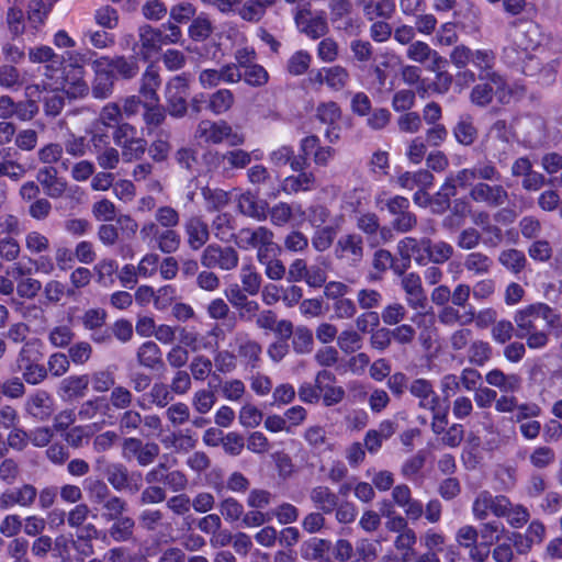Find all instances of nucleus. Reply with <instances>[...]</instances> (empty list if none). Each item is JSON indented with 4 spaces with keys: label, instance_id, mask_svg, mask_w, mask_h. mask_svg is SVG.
I'll use <instances>...</instances> for the list:
<instances>
[{
    "label": "nucleus",
    "instance_id": "f257e3e1",
    "mask_svg": "<svg viewBox=\"0 0 562 562\" xmlns=\"http://www.w3.org/2000/svg\"><path fill=\"white\" fill-rule=\"evenodd\" d=\"M510 44L504 48V60L510 66H518L520 61L532 55L530 52L539 50L546 40L539 24L530 20H516L512 23Z\"/></svg>",
    "mask_w": 562,
    "mask_h": 562
},
{
    "label": "nucleus",
    "instance_id": "f03ea898",
    "mask_svg": "<svg viewBox=\"0 0 562 562\" xmlns=\"http://www.w3.org/2000/svg\"><path fill=\"white\" fill-rule=\"evenodd\" d=\"M560 65L559 56H551L547 48H541L533 55H527L517 67L532 83L546 88L555 82Z\"/></svg>",
    "mask_w": 562,
    "mask_h": 562
},
{
    "label": "nucleus",
    "instance_id": "7ed1b4c3",
    "mask_svg": "<svg viewBox=\"0 0 562 562\" xmlns=\"http://www.w3.org/2000/svg\"><path fill=\"white\" fill-rule=\"evenodd\" d=\"M235 245L243 250L256 249V258L266 252L280 250L274 233L266 226L243 227L236 233Z\"/></svg>",
    "mask_w": 562,
    "mask_h": 562
},
{
    "label": "nucleus",
    "instance_id": "20e7f679",
    "mask_svg": "<svg viewBox=\"0 0 562 562\" xmlns=\"http://www.w3.org/2000/svg\"><path fill=\"white\" fill-rule=\"evenodd\" d=\"M137 134V128L127 122L115 126L112 132V139L126 162L140 159L146 151L147 142Z\"/></svg>",
    "mask_w": 562,
    "mask_h": 562
},
{
    "label": "nucleus",
    "instance_id": "39448f33",
    "mask_svg": "<svg viewBox=\"0 0 562 562\" xmlns=\"http://www.w3.org/2000/svg\"><path fill=\"white\" fill-rule=\"evenodd\" d=\"M189 82L190 74L183 72L166 83V110L172 117L181 119L188 112Z\"/></svg>",
    "mask_w": 562,
    "mask_h": 562
},
{
    "label": "nucleus",
    "instance_id": "423d86ee",
    "mask_svg": "<svg viewBox=\"0 0 562 562\" xmlns=\"http://www.w3.org/2000/svg\"><path fill=\"white\" fill-rule=\"evenodd\" d=\"M543 319L549 326H554L559 322V315L546 303L530 304L518 310L514 315V322L517 326V335L528 334L537 329V319Z\"/></svg>",
    "mask_w": 562,
    "mask_h": 562
},
{
    "label": "nucleus",
    "instance_id": "0eeeda50",
    "mask_svg": "<svg viewBox=\"0 0 562 562\" xmlns=\"http://www.w3.org/2000/svg\"><path fill=\"white\" fill-rule=\"evenodd\" d=\"M108 483L116 492L137 494L143 487V474L139 471H130L120 462L110 463L104 471Z\"/></svg>",
    "mask_w": 562,
    "mask_h": 562
},
{
    "label": "nucleus",
    "instance_id": "6e6552de",
    "mask_svg": "<svg viewBox=\"0 0 562 562\" xmlns=\"http://www.w3.org/2000/svg\"><path fill=\"white\" fill-rule=\"evenodd\" d=\"M200 260L206 269L232 271L238 267L239 254L233 246L210 244L203 249Z\"/></svg>",
    "mask_w": 562,
    "mask_h": 562
},
{
    "label": "nucleus",
    "instance_id": "1a4fd4ad",
    "mask_svg": "<svg viewBox=\"0 0 562 562\" xmlns=\"http://www.w3.org/2000/svg\"><path fill=\"white\" fill-rule=\"evenodd\" d=\"M469 196L475 203L491 209L502 207L509 201V192L499 183L476 182L472 186Z\"/></svg>",
    "mask_w": 562,
    "mask_h": 562
},
{
    "label": "nucleus",
    "instance_id": "9d476101",
    "mask_svg": "<svg viewBox=\"0 0 562 562\" xmlns=\"http://www.w3.org/2000/svg\"><path fill=\"white\" fill-rule=\"evenodd\" d=\"M147 484H164L173 493L183 492L189 484L187 475L180 470H170L167 463L160 462L145 474Z\"/></svg>",
    "mask_w": 562,
    "mask_h": 562
},
{
    "label": "nucleus",
    "instance_id": "9b49d317",
    "mask_svg": "<svg viewBox=\"0 0 562 562\" xmlns=\"http://www.w3.org/2000/svg\"><path fill=\"white\" fill-rule=\"evenodd\" d=\"M138 41L133 43L132 52L140 59L148 60L165 45L162 30L144 24L138 27Z\"/></svg>",
    "mask_w": 562,
    "mask_h": 562
},
{
    "label": "nucleus",
    "instance_id": "f8f14e48",
    "mask_svg": "<svg viewBox=\"0 0 562 562\" xmlns=\"http://www.w3.org/2000/svg\"><path fill=\"white\" fill-rule=\"evenodd\" d=\"M510 138L512 133L504 120L496 121L486 134L487 147L493 151L494 158H496L499 164H503L507 159L510 148Z\"/></svg>",
    "mask_w": 562,
    "mask_h": 562
},
{
    "label": "nucleus",
    "instance_id": "ddd939ff",
    "mask_svg": "<svg viewBox=\"0 0 562 562\" xmlns=\"http://www.w3.org/2000/svg\"><path fill=\"white\" fill-rule=\"evenodd\" d=\"M91 66L93 69V79L90 87L92 97L97 100L109 99L114 92L116 81L114 72L104 67L99 58L93 59Z\"/></svg>",
    "mask_w": 562,
    "mask_h": 562
},
{
    "label": "nucleus",
    "instance_id": "4468645a",
    "mask_svg": "<svg viewBox=\"0 0 562 562\" xmlns=\"http://www.w3.org/2000/svg\"><path fill=\"white\" fill-rule=\"evenodd\" d=\"M100 61L104 67L114 72L115 80H132L139 74L138 57L114 55V56H99Z\"/></svg>",
    "mask_w": 562,
    "mask_h": 562
},
{
    "label": "nucleus",
    "instance_id": "2eb2a0df",
    "mask_svg": "<svg viewBox=\"0 0 562 562\" xmlns=\"http://www.w3.org/2000/svg\"><path fill=\"white\" fill-rule=\"evenodd\" d=\"M401 288L405 293L406 303L411 308L424 311L427 307V295L418 273L408 272L403 276L401 279Z\"/></svg>",
    "mask_w": 562,
    "mask_h": 562
},
{
    "label": "nucleus",
    "instance_id": "dca6fc26",
    "mask_svg": "<svg viewBox=\"0 0 562 562\" xmlns=\"http://www.w3.org/2000/svg\"><path fill=\"white\" fill-rule=\"evenodd\" d=\"M507 504V496L492 495L488 491L480 492L472 505V513L479 520H484L491 512L494 516L503 515Z\"/></svg>",
    "mask_w": 562,
    "mask_h": 562
},
{
    "label": "nucleus",
    "instance_id": "f3484780",
    "mask_svg": "<svg viewBox=\"0 0 562 562\" xmlns=\"http://www.w3.org/2000/svg\"><path fill=\"white\" fill-rule=\"evenodd\" d=\"M429 238L420 239L405 237L397 244V251L404 261L411 262L412 259L419 266L428 263Z\"/></svg>",
    "mask_w": 562,
    "mask_h": 562
},
{
    "label": "nucleus",
    "instance_id": "a211bd4d",
    "mask_svg": "<svg viewBox=\"0 0 562 562\" xmlns=\"http://www.w3.org/2000/svg\"><path fill=\"white\" fill-rule=\"evenodd\" d=\"M24 408L30 416L44 422L54 413V400L47 391L37 390L27 396Z\"/></svg>",
    "mask_w": 562,
    "mask_h": 562
},
{
    "label": "nucleus",
    "instance_id": "6ab92c4d",
    "mask_svg": "<svg viewBox=\"0 0 562 562\" xmlns=\"http://www.w3.org/2000/svg\"><path fill=\"white\" fill-rule=\"evenodd\" d=\"M472 65L477 70V79H491L499 87L501 72L495 69L496 55L492 49H476L473 52Z\"/></svg>",
    "mask_w": 562,
    "mask_h": 562
},
{
    "label": "nucleus",
    "instance_id": "aec40b11",
    "mask_svg": "<svg viewBox=\"0 0 562 562\" xmlns=\"http://www.w3.org/2000/svg\"><path fill=\"white\" fill-rule=\"evenodd\" d=\"M329 20L335 29L350 32L355 29V21L351 18L353 5L351 0H329Z\"/></svg>",
    "mask_w": 562,
    "mask_h": 562
},
{
    "label": "nucleus",
    "instance_id": "412c9836",
    "mask_svg": "<svg viewBox=\"0 0 562 562\" xmlns=\"http://www.w3.org/2000/svg\"><path fill=\"white\" fill-rule=\"evenodd\" d=\"M409 393L418 398V406L435 412L440 405V398L434 390V385L429 380L419 378L411 382L408 386Z\"/></svg>",
    "mask_w": 562,
    "mask_h": 562
},
{
    "label": "nucleus",
    "instance_id": "4be33fe9",
    "mask_svg": "<svg viewBox=\"0 0 562 562\" xmlns=\"http://www.w3.org/2000/svg\"><path fill=\"white\" fill-rule=\"evenodd\" d=\"M229 135V124L226 121L202 120L196 126L194 136L209 144H221Z\"/></svg>",
    "mask_w": 562,
    "mask_h": 562
},
{
    "label": "nucleus",
    "instance_id": "5701e85b",
    "mask_svg": "<svg viewBox=\"0 0 562 562\" xmlns=\"http://www.w3.org/2000/svg\"><path fill=\"white\" fill-rule=\"evenodd\" d=\"M188 246L192 250L201 249L210 238L209 225L200 215H192L184 223Z\"/></svg>",
    "mask_w": 562,
    "mask_h": 562
},
{
    "label": "nucleus",
    "instance_id": "b1692460",
    "mask_svg": "<svg viewBox=\"0 0 562 562\" xmlns=\"http://www.w3.org/2000/svg\"><path fill=\"white\" fill-rule=\"evenodd\" d=\"M231 346L237 349L238 356L243 358L248 366L256 368L260 361L262 347L259 342L251 339L246 333H236Z\"/></svg>",
    "mask_w": 562,
    "mask_h": 562
},
{
    "label": "nucleus",
    "instance_id": "393cba45",
    "mask_svg": "<svg viewBox=\"0 0 562 562\" xmlns=\"http://www.w3.org/2000/svg\"><path fill=\"white\" fill-rule=\"evenodd\" d=\"M237 209L240 214L259 222L268 218V202L259 200L250 191L244 192L237 198Z\"/></svg>",
    "mask_w": 562,
    "mask_h": 562
},
{
    "label": "nucleus",
    "instance_id": "a878e982",
    "mask_svg": "<svg viewBox=\"0 0 562 562\" xmlns=\"http://www.w3.org/2000/svg\"><path fill=\"white\" fill-rule=\"evenodd\" d=\"M36 179L45 193L53 199L60 198L67 189V182L58 177V171L53 166L41 168L37 171Z\"/></svg>",
    "mask_w": 562,
    "mask_h": 562
},
{
    "label": "nucleus",
    "instance_id": "bb28decb",
    "mask_svg": "<svg viewBox=\"0 0 562 562\" xmlns=\"http://www.w3.org/2000/svg\"><path fill=\"white\" fill-rule=\"evenodd\" d=\"M336 256L347 259L353 263L359 262L363 257V240L358 234L341 236L336 245Z\"/></svg>",
    "mask_w": 562,
    "mask_h": 562
},
{
    "label": "nucleus",
    "instance_id": "cd10ccee",
    "mask_svg": "<svg viewBox=\"0 0 562 562\" xmlns=\"http://www.w3.org/2000/svg\"><path fill=\"white\" fill-rule=\"evenodd\" d=\"M86 70H64V91L69 98H85L90 92V87L85 80Z\"/></svg>",
    "mask_w": 562,
    "mask_h": 562
},
{
    "label": "nucleus",
    "instance_id": "c85d7f7f",
    "mask_svg": "<svg viewBox=\"0 0 562 562\" xmlns=\"http://www.w3.org/2000/svg\"><path fill=\"white\" fill-rule=\"evenodd\" d=\"M213 158L218 166H223L224 171H228L231 169H244L251 161L250 153L240 148L227 150L225 153L216 151L213 155Z\"/></svg>",
    "mask_w": 562,
    "mask_h": 562
},
{
    "label": "nucleus",
    "instance_id": "c756f323",
    "mask_svg": "<svg viewBox=\"0 0 562 562\" xmlns=\"http://www.w3.org/2000/svg\"><path fill=\"white\" fill-rule=\"evenodd\" d=\"M316 186L315 175L311 171H303L296 176L286 177L281 184V189L286 194H295L301 191H312L316 189Z\"/></svg>",
    "mask_w": 562,
    "mask_h": 562
},
{
    "label": "nucleus",
    "instance_id": "7c9ffc66",
    "mask_svg": "<svg viewBox=\"0 0 562 562\" xmlns=\"http://www.w3.org/2000/svg\"><path fill=\"white\" fill-rule=\"evenodd\" d=\"M310 498L314 506L324 514H331L339 502L337 494L325 485L313 487L310 492Z\"/></svg>",
    "mask_w": 562,
    "mask_h": 562
},
{
    "label": "nucleus",
    "instance_id": "2f4dec72",
    "mask_svg": "<svg viewBox=\"0 0 562 562\" xmlns=\"http://www.w3.org/2000/svg\"><path fill=\"white\" fill-rule=\"evenodd\" d=\"M486 382L504 393H515L521 387V379L517 374H506L499 369H493L485 375Z\"/></svg>",
    "mask_w": 562,
    "mask_h": 562
},
{
    "label": "nucleus",
    "instance_id": "473e14b6",
    "mask_svg": "<svg viewBox=\"0 0 562 562\" xmlns=\"http://www.w3.org/2000/svg\"><path fill=\"white\" fill-rule=\"evenodd\" d=\"M136 357L139 366L144 368L155 370L164 367L161 349L151 340L145 341L138 347Z\"/></svg>",
    "mask_w": 562,
    "mask_h": 562
},
{
    "label": "nucleus",
    "instance_id": "72a5a7b5",
    "mask_svg": "<svg viewBox=\"0 0 562 562\" xmlns=\"http://www.w3.org/2000/svg\"><path fill=\"white\" fill-rule=\"evenodd\" d=\"M161 83L159 71L150 65L140 78L139 94L147 101L158 102L157 90Z\"/></svg>",
    "mask_w": 562,
    "mask_h": 562
},
{
    "label": "nucleus",
    "instance_id": "f704fd0d",
    "mask_svg": "<svg viewBox=\"0 0 562 562\" xmlns=\"http://www.w3.org/2000/svg\"><path fill=\"white\" fill-rule=\"evenodd\" d=\"M280 250L266 252L258 257L257 261L265 268L266 277L271 281L282 280L286 276V268L284 263L278 258Z\"/></svg>",
    "mask_w": 562,
    "mask_h": 562
},
{
    "label": "nucleus",
    "instance_id": "c9c22d12",
    "mask_svg": "<svg viewBox=\"0 0 562 562\" xmlns=\"http://www.w3.org/2000/svg\"><path fill=\"white\" fill-rule=\"evenodd\" d=\"M456 140L463 146H471L477 138V128L474 126L473 117L463 114L452 128Z\"/></svg>",
    "mask_w": 562,
    "mask_h": 562
},
{
    "label": "nucleus",
    "instance_id": "e433bc0d",
    "mask_svg": "<svg viewBox=\"0 0 562 562\" xmlns=\"http://www.w3.org/2000/svg\"><path fill=\"white\" fill-rule=\"evenodd\" d=\"M416 542L417 533L411 527L395 536L393 547L401 554V562H411L413 560L416 554L414 550Z\"/></svg>",
    "mask_w": 562,
    "mask_h": 562
},
{
    "label": "nucleus",
    "instance_id": "4c0bfd02",
    "mask_svg": "<svg viewBox=\"0 0 562 562\" xmlns=\"http://www.w3.org/2000/svg\"><path fill=\"white\" fill-rule=\"evenodd\" d=\"M235 103V95L229 89H218L207 95V105L205 109L214 115H221L228 112Z\"/></svg>",
    "mask_w": 562,
    "mask_h": 562
},
{
    "label": "nucleus",
    "instance_id": "58836bf2",
    "mask_svg": "<svg viewBox=\"0 0 562 562\" xmlns=\"http://www.w3.org/2000/svg\"><path fill=\"white\" fill-rule=\"evenodd\" d=\"M213 233L216 239L221 243H231L236 239V233L234 227V217L229 213L217 214L212 222Z\"/></svg>",
    "mask_w": 562,
    "mask_h": 562
},
{
    "label": "nucleus",
    "instance_id": "ea45409f",
    "mask_svg": "<svg viewBox=\"0 0 562 562\" xmlns=\"http://www.w3.org/2000/svg\"><path fill=\"white\" fill-rule=\"evenodd\" d=\"M463 267L473 276H486L492 271L493 259L484 252L472 251L465 256Z\"/></svg>",
    "mask_w": 562,
    "mask_h": 562
},
{
    "label": "nucleus",
    "instance_id": "a19ab883",
    "mask_svg": "<svg viewBox=\"0 0 562 562\" xmlns=\"http://www.w3.org/2000/svg\"><path fill=\"white\" fill-rule=\"evenodd\" d=\"M498 263L514 274H519L527 266L525 254L516 248H507L499 251Z\"/></svg>",
    "mask_w": 562,
    "mask_h": 562
},
{
    "label": "nucleus",
    "instance_id": "79ce46f5",
    "mask_svg": "<svg viewBox=\"0 0 562 562\" xmlns=\"http://www.w3.org/2000/svg\"><path fill=\"white\" fill-rule=\"evenodd\" d=\"M472 318L473 307L461 313L456 306L447 304L441 306V310L438 312V321L446 326L454 324L469 325L472 323Z\"/></svg>",
    "mask_w": 562,
    "mask_h": 562
},
{
    "label": "nucleus",
    "instance_id": "37998d69",
    "mask_svg": "<svg viewBox=\"0 0 562 562\" xmlns=\"http://www.w3.org/2000/svg\"><path fill=\"white\" fill-rule=\"evenodd\" d=\"M100 506L101 519L105 522H111L123 516L127 510V503L124 498L112 494L109 498L104 499Z\"/></svg>",
    "mask_w": 562,
    "mask_h": 562
},
{
    "label": "nucleus",
    "instance_id": "c03bdc74",
    "mask_svg": "<svg viewBox=\"0 0 562 562\" xmlns=\"http://www.w3.org/2000/svg\"><path fill=\"white\" fill-rule=\"evenodd\" d=\"M89 386V378L83 375H70L64 379L60 383V391L63 396L68 400L85 396Z\"/></svg>",
    "mask_w": 562,
    "mask_h": 562
},
{
    "label": "nucleus",
    "instance_id": "a18cd8bd",
    "mask_svg": "<svg viewBox=\"0 0 562 562\" xmlns=\"http://www.w3.org/2000/svg\"><path fill=\"white\" fill-rule=\"evenodd\" d=\"M25 83L24 75L13 65L0 66V87L9 91H18Z\"/></svg>",
    "mask_w": 562,
    "mask_h": 562
},
{
    "label": "nucleus",
    "instance_id": "49530a36",
    "mask_svg": "<svg viewBox=\"0 0 562 562\" xmlns=\"http://www.w3.org/2000/svg\"><path fill=\"white\" fill-rule=\"evenodd\" d=\"M504 512L505 513L503 515H498L497 517L506 518L507 524L513 528H521L530 519V513L528 508L521 504L514 505L508 497Z\"/></svg>",
    "mask_w": 562,
    "mask_h": 562
},
{
    "label": "nucleus",
    "instance_id": "de8ad7c7",
    "mask_svg": "<svg viewBox=\"0 0 562 562\" xmlns=\"http://www.w3.org/2000/svg\"><path fill=\"white\" fill-rule=\"evenodd\" d=\"M112 522L109 535L115 542H125L133 538L135 521L132 517L122 516Z\"/></svg>",
    "mask_w": 562,
    "mask_h": 562
},
{
    "label": "nucleus",
    "instance_id": "09e8293b",
    "mask_svg": "<svg viewBox=\"0 0 562 562\" xmlns=\"http://www.w3.org/2000/svg\"><path fill=\"white\" fill-rule=\"evenodd\" d=\"M122 116V110L119 103L109 102L101 109L98 119L94 124L104 128H115V126L124 123Z\"/></svg>",
    "mask_w": 562,
    "mask_h": 562
},
{
    "label": "nucleus",
    "instance_id": "8fccbe9b",
    "mask_svg": "<svg viewBox=\"0 0 562 562\" xmlns=\"http://www.w3.org/2000/svg\"><path fill=\"white\" fill-rule=\"evenodd\" d=\"M171 150L170 133L159 131L156 138L151 142L148 148L150 158L156 162H164L167 160Z\"/></svg>",
    "mask_w": 562,
    "mask_h": 562
},
{
    "label": "nucleus",
    "instance_id": "3c124183",
    "mask_svg": "<svg viewBox=\"0 0 562 562\" xmlns=\"http://www.w3.org/2000/svg\"><path fill=\"white\" fill-rule=\"evenodd\" d=\"M240 289L248 292L250 296L257 295L261 290L262 278L252 265H245L240 269Z\"/></svg>",
    "mask_w": 562,
    "mask_h": 562
},
{
    "label": "nucleus",
    "instance_id": "603ef678",
    "mask_svg": "<svg viewBox=\"0 0 562 562\" xmlns=\"http://www.w3.org/2000/svg\"><path fill=\"white\" fill-rule=\"evenodd\" d=\"M85 490L95 510H99V504L112 495L108 484L101 479L86 480Z\"/></svg>",
    "mask_w": 562,
    "mask_h": 562
},
{
    "label": "nucleus",
    "instance_id": "864d4df0",
    "mask_svg": "<svg viewBox=\"0 0 562 562\" xmlns=\"http://www.w3.org/2000/svg\"><path fill=\"white\" fill-rule=\"evenodd\" d=\"M94 23L104 30H114L119 26L120 15L115 8L102 4L93 12Z\"/></svg>",
    "mask_w": 562,
    "mask_h": 562
},
{
    "label": "nucleus",
    "instance_id": "5fc2aeb1",
    "mask_svg": "<svg viewBox=\"0 0 562 562\" xmlns=\"http://www.w3.org/2000/svg\"><path fill=\"white\" fill-rule=\"evenodd\" d=\"M362 344V336L353 328H347L337 336V346L346 355L361 349Z\"/></svg>",
    "mask_w": 562,
    "mask_h": 562
},
{
    "label": "nucleus",
    "instance_id": "6e6d98bb",
    "mask_svg": "<svg viewBox=\"0 0 562 562\" xmlns=\"http://www.w3.org/2000/svg\"><path fill=\"white\" fill-rule=\"evenodd\" d=\"M313 333L305 326H297L292 338L293 350L297 355H306L313 350Z\"/></svg>",
    "mask_w": 562,
    "mask_h": 562
},
{
    "label": "nucleus",
    "instance_id": "4d7b16f0",
    "mask_svg": "<svg viewBox=\"0 0 562 562\" xmlns=\"http://www.w3.org/2000/svg\"><path fill=\"white\" fill-rule=\"evenodd\" d=\"M316 117L327 126L337 125L341 119L340 106L334 101L322 102L316 108Z\"/></svg>",
    "mask_w": 562,
    "mask_h": 562
},
{
    "label": "nucleus",
    "instance_id": "13d9d810",
    "mask_svg": "<svg viewBox=\"0 0 562 562\" xmlns=\"http://www.w3.org/2000/svg\"><path fill=\"white\" fill-rule=\"evenodd\" d=\"M143 108V120L148 131L160 126L165 122L167 110L164 106L157 104V102H145Z\"/></svg>",
    "mask_w": 562,
    "mask_h": 562
},
{
    "label": "nucleus",
    "instance_id": "bf43d9fd",
    "mask_svg": "<svg viewBox=\"0 0 562 562\" xmlns=\"http://www.w3.org/2000/svg\"><path fill=\"white\" fill-rule=\"evenodd\" d=\"M117 262L114 259L104 258L100 260L94 267L93 271L97 274V282L101 285L108 286L114 283V274L117 271Z\"/></svg>",
    "mask_w": 562,
    "mask_h": 562
},
{
    "label": "nucleus",
    "instance_id": "052dcab7",
    "mask_svg": "<svg viewBox=\"0 0 562 562\" xmlns=\"http://www.w3.org/2000/svg\"><path fill=\"white\" fill-rule=\"evenodd\" d=\"M349 72L341 66H333L324 69L325 83L333 90H342L349 81Z\"/></svg>",
    "mask_w": 562,
    "mask_h": 562
},
{
    "label": "nucleus",
    "instance_id": "680f3d73",
    "mask_svg": "<svg viewBox=\"0 0 562 562\" xmlns=\"http://www.w3.org/2000/svg\"><path fill=\"white\" fill-rule=\"evenodd\" d=\"M428 251V262L442 265L452 258L454 249L452 245L447 241L439 240L437 243H432V240L429 238Z\"/></svg>",
    "mask_w": 562,
    "mask_h": 562
},
{
    "label": "nucleus",
    "instance_id": "e2e57ef3",
    "mask_svg": "<svg viewBox=\"0 0 562 562\" xmlns=\"http://www.w3.org/2000/svg\"><path fill=\"white\" fill-rule=\"evenodd\" d=\"M357 305L367 312H373L372 310L380 307L383 295L380 291L370 288H363L358 290Z\"/></svg>",
    "mask_w": 562,
    "mask_h": 562
},
{
    "label": "nucleus",
    "instance_id": "0e129e2a",
    "mask_svg": "<svg viewBox=\"0 0 562 562\" xmlns=\"http://www.w3.org/2000/svg\"><path fill=\"white\" fill-rule=\"evenodd\" d=\"M364 18L368 21L391 20L396 11L395 0H376Z\"/></svg>",
    "mask_w": 562,
    "mask_h": 562
},
{
    "label": "nucleus",
    "instance_id": "69168bd1",
    "mask_svg": "<svg viewBox=\"0 0 562 562\" xmlns=\"http://www.w3.org/2000/svg\"><path fill=\"white\" fill-rule=\"evenodd\" d=\"M188 33L193 41H205L213 33V24L206 15L201 14L192 20Z\"/></svg>",
    "mask_w": 562,
    "mask_h": 562
},
{
    "label": "nucleus",
    "instance_id": "338daca9",
    "mask_svg": "<svg viewBox=\"0 0 562 562\" xmlns=\"http://www.w3.org/2000/svg\"><path fill=\"white\" fill-rule=\"evenodd\" d=\"M426 463V452L424 450H419L414 456L405 460L401 467V474L413 481L420 473Z\"/></svg>",
    "mask_w": 562,
    "mask_h": 562
},
{
    "label": "nucleus",
    "instance_id": "774afa93",
    "mask_svg": "<svg viewBox=\"0 0 562 562\" xmlns=\"http://www.w3.org/2000/svg\"><path fill=\"white\" fill-rule=\"evenodd\" d=\"M143 416L134 409H125L119 418V430L122 435H131L139 431Z\"/></svg>",
    "mask_w": 562,
    "mask_h": 562
}]
</instances>
